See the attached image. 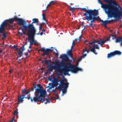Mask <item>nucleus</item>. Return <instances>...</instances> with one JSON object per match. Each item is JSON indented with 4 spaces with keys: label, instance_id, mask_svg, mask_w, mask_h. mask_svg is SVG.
<instances>
[{
    "label": "nucleus",
    "instance_id": "864d4df0",
    "mask_svg": "<svg viewBox=\"0 0 122 122\" xmlns=\"http://www.w3.org/2000/svg\"><path fill=\"white\" fill-rule=\"evenodd\" d=\"M99 2L101 4V5H102L103 4L102 3V2L100 0H99Z\"/></svg>",
    "mask_w": 122,
    "mask_h": 122
},
{
    "label": "nucleus",
    "instance_id": "ea45409f",
    "mask_svg": "<svg viewBox=\"0 0 122 122\" xmlns=\"http://www.w3.org/2000/svg\"><path fill=\"white\" fill-rule=\"evenodd\" d=\"M56 1H51L50 2V3H51V4H54L56 3Z\"/></svg>",
    "mask_w": 122,
    "mask_h": 122
},
{
    "label": "nucleus",
    "instance_id": "a19ab883",
    "mask_svg": "<svg viewBox=\"0 0 122 122\" xmlns=\"http://www.w3.org/2000/svg\"><path fill=\"white\" fill-rule=\"evenodd\" d=\"M86 55H87L86 54V53L83 54L81 58V59L84 58L86 56Z\"/></svg>",
    "mask_w": 122,
    "mask_h": 122
},
{
    "label": "nucleus",
    "instance_id": "603ef678",
    "mask_svg": "<svg viewBox=\"0 0 122 122\" xmlns=\"http://www.w3.org/2000/svg\"><path fill=\"white\" fill-rule=\"evenodd\" d=\"M20 59H19L18 60V62L19 63H20Z\"/></svg>",
    "mask_w": 122,
    "mask_h": 122
},
{
    "label": "nucleus",
    "instance_id": "9d476101",
    "mask_svg": "<svg viewBox=\"0 0 122 122\" xmlns=\"http://www.w3.org/2000/svg\"><path fill=\"white\" fill-rule=\"evenodd\" d=\"M118 12H120L121 13V15L118 16L117 15H116V17H115L114 16H113L115 18V19L112 20H106L107 22V24L109 23L110 24L111 22H112L113 21H116L117 20H120L121 19V17H122V11L121 9H119V10H117Z\"/></svg>",
    "mask_w": 122,
    "mask_h": 122
},
{
    "label": "nucleus",
    "instance_id": "bf43d9fd",
    "mask_svg": "<svg viewBox=\"0 0 122 122\" xmlns=\"http://www.w3.org/2000/svg\"><path fill=\"white\" fill-rule=\"evenodd\" d=\"M48 80L50 81H51L52 79L51 77H49L48 78Z\"/></svg>",
    "mask_w": 122,
    "mask_h": 122
},
{
    "label": "nucleus",
    "instance_id": "4be33fe9",
    "mask_svg": "<svg viewBox=\"0 0 122 122\" xmlns=\"http://www.w3.org/2000/svg\"><path fill=\"white\" fill-rule=\"evenodd\" d=\"M33 22L32 23V24L33 25V24L34 23H36V25H38L39 22L38 19L37 18H34L32 20Z\"/></svg>",
    "mask_w": 122,
    "mask_h": 122
},
{
    "label": "nucleus",
    "instance_id": "4468645a",
    "mask_svg": "<svg viewBox=\"0 0 122 122\" xmlns=\"http://www.w3.org/2000/svg\"><path fill=\"white\" fill-rule=\"evenodd\" d=\"M60 57L63 61H66L67 62L70 61L69 58L66 54H64L63 55L61 56Z\"/></svg>",
    "mask_w": 122,
    "mask_h": 122
},
{
    "label": "nucleus",
    "instance_id": "774afa93",
    "mask_svg": "<svg viewBox=\"0 0 122 122\" xmlns=\"http://www.w3.org/2000/svg\"><path fill=\"white\" fill-rule=\"evenodd\" d=\"M23 33H24V34H25V35H26V33L25 32V31H23Z\"/></svg>",
    "mask_w": 122,
    "mask_h": 122
},
{
    "label": "nucleus",
    "instance_id": "72a5a7b5",
    "mask_svg": "<svg viewBox=\"0 0 122 122\" xmlns=\"http://www.w3.org/2000/svg\"><path fill=\"white\" fill-rule=\"evenodd\" d=\"M76 8H75V7H73L72 8L71 6H70V11H73L74 10H75L76 9Z\"/></svg>",
    "mask_w": 122,
    "mask_h": 122
},
{
    "label": "nucleus",
    "instance_id": "e2e57ef3",
    "mask_svg": "<svg viewBox=\"0 0 122 122\" xmlns=\"http://www.w3.org/2000/svg\"><path fill=\"white\" fill-rule=\"evenodd\" d=\"M17 46H16L15 45H14L13 46V47L15 48L16 47H17Z\"/></svg>",
    "mask_w": 122,
    "mask_h": 122
},
{
    "label": "nucleus",
    "instance_id": "79ce46f5",
    "mask_svg": "<svg viewBox=\"0 0 122 122\" xmlns=\"http://www.w3.org/2000/svg\"><path fill=\"white\" fill-rule=\"evenodd\" d=\"M25 54L26 56V57H29V56H28V53L27 52H26L25 53Z\"/></svg>",
    "mask_w": 122,
    "mask_h": 122
},
{
    "label": "nucleus",
    "instance_id": "a18cd8bd",
    "mask_svg": "<svg viewBox=\"0 0 122 122\" xmlns=\"http://www.w3.org/2000/svg\"><path fill=\"white\" fill-rule=\"evenodd\" d=\"M43 34H45L44 33L42 32H41V33H38L37 34H38L39 35L40 34V35L42 36V35Z\"/></svg>",
    "mask_w": 122,
    "mask_h": 122
},
{
    "label": "nucleus",
    "instance_id": "5fc2aeb1",
    "mask_svg": "<svg viewBox=\"0 0 122 122\" xmlns=\"http://www.w3.org/2000/svg\"><path fill=\"white\" fill-rule=\"evenodd\" d=\"M22 27H23L22 26V27H21L19 29V30H20V29H21L22 30V31H23V30H24V29H23V28H22Z\"/></svg>",
    "mask_w": 122,
    "mask_h": 122
},
{
    "label": "nucleus",
    "instance_id": "dca6fc26",
    "mask_svg": "<svg viewBox=\"0 0 122 122\" xmlns=\"http://www.w3.org/2000/svg\"><path fill=\"white\" fill-rule=\"evenodd\" d=\"M116 43L119 42L121 46H122V37L121 36L118 37L116 39L115 41Z\"/></svg>",
    "mask_w": 122,
    "mask_h": 122
},
{
    "label": "nucleus",
    "instance_id": "bb28decb",
    "mask_svg": "<svg viewBox=\"0 0 122 122\" xmlns=\"http://www.w3.org/2000/svg\"><path fill=\"white\" fill-rule=\"evenodd\" d=\"M68 87H63V88H64V89H63L62 90V92L63 94H65L66 92H67V88H68Z\"/></svg>",
    "mask_w": 122,
    "mask_h": 122
},
{
    "label": "nucleus",
    "instance_id": "58836bf2",
    "mask_svg": "<svg viewBox=\"0 0 122 122\" xmlns=\"http://www.w3.org/2000/svg\"><path fill=\"white\" fill-rule=\"evenodd\" d=\"M84 43L87 46L89 45V42L87 41V40H86V41H85Z\"/></svg>",
    "mask_w": 122,
    "mask_h": 122
},
{
    "label": "nucleus",
    "instance_id": "1a4fd4ad",
    "mask_svg": "<svg viewBox=\"0 0 122 122\" xmlns=\"http://www.w3.org/2000/svg\"><path fill=\"white\" fill-rule=\"evenodd\" d=\"M4 28H1V25H0V33L2 34L3 35V37L2 38V40H4V39L7 37V32L6 31V27H4Z\"/></svg>",
    "mask_w": 122,
    "mask_h": 122
},
{
    "label": "nucleus",
    "instance_id": "c9c22d12",
    "mask_svg": "<svg viewBox=\"0 0 122 122\" xmlns=\"http://www.w3.org/2000/svg\"><path fill=\"white\" fill-rule=\"evenodd\" d=\"M95 49H99V47L97 45V46H95L94 45L92 46Z\"/></svg>",
    "mask_w": 122,
    "mask_h": 122
},
{
    "label": "nucleus",
    "instance_id": "37998d69",
    "mask_svg": "<svg viewBox=\"0 0 122 122\" xmlns=\"http://www.w3.org/2000/svg\"><path fill=\"white\" fill-rule=\"evenodd\" d=\"M73 45H75V44H74V41H73L72 45V46H71V49L70 50H71V51H72V48H73Z\"/></svg>",
    "mask_w": 122,
    "mask_h": 122
},
{
    "label": "nucleus",
    "instance_id": "ddd939ff",
    "mask_svg": "<svg viewBox=\"0 0 122 122\" xmlns=\"http://www.w3.org/2000/svg\"><path fill=\"white\" fill-rule=\"evenodd\" d=\"M55 64V65H52L50 64L47 65V67L49 70V71L52 72L54 69L55 70L56 68H58V66H57V64L56 63V61Z\"/></svg>",
    "mask_w": 122,
    "mask_h": 122
},
{
    "label": "nucleus",
    "instance_id": "4c0bfd02",
    "mask_svg": "<svg viewBox=\"0 0 122 122\" xmlns=\"http://www.w3.org/2000/svg\"><path fill=\"white\" fill-rule=\"evenodd\" d=\"M45 99L46 100V102H45V103L46 104L47 103H49L50 102V101H49V99Z\"/></svg>",
    "mask_w": 122,
    "mask_h": 122
},
{
    "label": "nucleus",
    "instance_id": "f8f14e48",
    "mask_svg": "<svg viewBox=\"0 0 122 122\" xmlns=\"http://www.w3.org/2000/svg\"><path fill=\"white\" fill-rule=\"evenodd\" d=\"M39 51H41V52L43 51V53L42 54V55L44 56L49 55L50 51H52V50L50 49H45L44 48H42L39 50Z\"/></svg>",
    "mask_w": 122,
    "mask_h": 122
},
{
    "label": "nucleus",
    "instance_id": "473e14b6",
    "mask_svg": "<svg viewBox=\"0 0 122 122\" xmlns=\"http://www.w3.org/2000/svg\"><path fill=\"white\" fill-rule=\"evenodd\" d=\"M45 64H47V65L48 64H49V63L51 62V61H48L47 60H45Z\"/></svg>",
    "mask_w": 122,
    "mask_h": 122
},
{
    "label": "nucleus",
    "instance_id": "6e6d98bb",
    "mask_svg": "<svg viewBox=\"0 0 122 122\" xmlns=\"http://www.w3.org/2000/svg\"><path fill=\"white\" fill-rule=\"evenodd\" d=\"M86 51L88 53L90 52V51L89 50V49H87V50Z\"/></svg>",
    "mask_w": 122,
    "mask_h": 122
},
{
    "label": "nucleus",
    "instance_id": "f704fd0d",
    "mask_svg": "<svg viewBox=\"0 0 122 122\" xmlns=\"http://www.w3.org/2000/svg\"><path fill=\"white\" fill-rule=\"evenodd\" d=\"M25 45V44H24L23 46H21V50H22V51H23L25 49L24 48V46Z\"/></svg>",
    "mask_w": 122,
    "mask_h": 122
},
{
    "label": "nucleus",
    "instance_id": "2f4dec72",
    "mask_svg": "<svg viewBox=\"0 0 122 122\" xmlns=\"http://www.w3.org/2000/svg\"><path fill=\"white\" fill-rule=\"evenodd\" d=\"M89 45L90 44H93V45H95V39H94L93 41L92 42H89Z\"/></svg>",
    "mask_w": 122,
    "mask_h": 122
},
{
    "label": "nucleus",
    "instance_id": "423d86ee",
    "mask_svg": "<svg viewBox=\"0 0 122 122\" xmlns=\"http://www.w3.org/2000/svg\"><path fill=\"white\" fill-rule=\"evenodd\" d=\"M16 22L19 25H22V27L25 29V31H28L29 30H30L34 27L33 25L32 24L29 23L27 25H25L26 22L24 20L20 18H18L16 16V18H15Z\"/></svg>",
    "mask_w": 122,
    "mask_h": 122
},
{
    "label": "nucleus",
    "instance_id": "393cba45",
    "mask_svg": "<svg viewBox=\"0 0 122 122\" xmlns=\"http://www.w3.org/2000/svg\"><path fill=\"white\" fill-rule=\"evenodd\" d=\"M71 51H72L70 50L68 51L67 52V54L69 56H70L71 58H72L73 57V56L71 53Z\"/></svg>",
    "mask_w": 122,
    "mask_h": 122
},
{
    "label": "nucleus",
    "instance_id": "338daca9",
    "mask_svg": "<svg viewBox=\"0 0 122 122\" xmlns=\"http://www.w3.org/2000/svg\"><path fill=\"white\" fill-rule=\"evenodd\" d=\"M80 26H79V25L78 26V29H79L80 28Z\"/></svg>",
    "mask_w": 122,
    "mask_h": 122
},
{
    "label": "nucleus",
    "instance_id": "b1692460",
    "mask_svg": "<svg viewBox=\"0 0 122 122\" xmlns=\"http://www.w3.org/2000/svg\"><path fill=\"white\" fill-rule=\"evenodd\" d=\"M99 20H100V22H101L102 23V25H106V24H107V22L106 21V20H105V21H103V20H101V19L100 18V20H97V21Z\"/></svg>",
    "mask_w": 122,
    "mask_h": 122
},
{
    "label": "nucleus",
    "instance_id": "f03ea898",
    "mask_svg": "<svg viewBox=\"0 0 122 122\" xmlns=\"http://www.w3.org/2000/svg\"><path fill=\"white\" fill-rule=\"evenodd\" d=\"M78 8L86 11L85 13L83 14L85 16V20L88 21L91 20L90 22L89 23L88 26L93 28L94 25H93L92 23L95 22L100 19V18L99 16H97L98 13V10H89L88 9H86V8Z\"/></svg>",
    "mask_w": 122,
    "mask_h": 122
},
{
    "label": "nucleus",
    "instance_id": "680f3d73",
    "mask_svg": "<svg viewBox=\"0 0 122 122\" xmlns=\"http://www.w3.org/2000/svg\"><path fill=\"white\" fill-rule=\"evenodd\" d=\"M27 51H28V52L30 53V52H31L32 51V50H28Z\"/></svg>",
    "mask_w": 122,
    "mask_h": 122
},
{
    "label": "nucleus",
    "instance_id": "c85d7f7f",
    "mask_svg": "<svg viewBox=\"0 0 122 122\" xmlns=\"http://www.w3.org/2000/svg\"><path fill=\"white\" fill-rule=\"evenodd\" d=\"M18 113V109L15 110L14 112V115L15 116H17Z\"/></svg>",
    "mask_w": 122,
    "mask_h": 122
},
{
    "label": "nucleus",
    "instance_id": "0e129e2a",
    "mask_svg": "<svg viewBox=\"0 0 122 122\" xmlns=\"http://www.w3.org/2000/svg\"><path fill=\"white\" fill-rule=\"evenodd\" d=\"M23 35V34H22V33H20V35H20V36H22V35Z\"/></svg>",
    "mask_w": 122,
    "mask_h": 122
},
{
    "label": "nucleus",
    "instance_id": "2eb2a0df",
    "mask_svg": "<svg viewBox=\"0 0 122 122\" xmlns=\"http://www.w3.org/2000/svg\"><path fill=\"white\" fill-rule=\"evenodd\" d=\"M95 40L96 43H97L101 46L103 45L104 43L106 41V40H103L101 39L99 40Z\"/></svg>",
    "mask_w": 122,
    "mask_h": 122
},
{
    "label": "nucleus",
    "instance_id": "c03bdc74",
    "mask_svg": "<svg viewBox=\"0 0 122 122\" xmlns=\"http://www.w3.org/2000/svg\"><path fill=\"white\" fill-rule=\"evenodd\" d=\"M87 48H88V47H85V49H83V52H85L87 50Z\"/></svg>",
    "mask_w": 122,
    "mask_h": 122
},
{
    "label": "nucleus",
    "instance_id": "5701e85b",
    "mask_svg": "<svg viewBox=\"0 0 122 122\" xmlns=\"http://www.w3.org/2000/svg\"><path fill=\"white\" fill-rule=\"evenodd\" d=\"M114 56V55L113 52H111L107 54V57L108 58H109Z\"/></svg>",
    "mask_w": 122,
    "mask_h": 122
},
{
    "label": "nucleus",
    "instance_id": "a211bd4d",
    "mask_svg": "<svg viewBox=\"0 0 122 122\" xmlns=\"http://www.w3.org/2000/svg\"><path fill=\"white\" fill-rule=\"evenodd\" d=\"M30 92V91H27L26 89H22L21 91L22 95H25L24 94H28Z\"/></svg>",
    "mask_w": 122,
    "mask_h": 122
},
{
    "label": "nucleus",
    "instance_id": "3c124183",
    "mask_svg": "<svg viewBox=\"0 0 122 122\" xmlns=\"http://www.w3.org/2000/svg\"><path fill=\"white\" fill-rule=\"evenodd\" d=\"M45 23L44 22H42V23H41L40 24V25H41V26H42V25L44 24Z\"/></svg>",
    "mask_w": 122,
    "mask_h": 122
},
{
    "label": "nucleus",
    "instance_id": "0eeeda50",
    "mask_svg": "<svg viewBox=\"0 0 122 122\" xmlns=\"http://www.w3.org/2000/svg\"><path fill=\"white\" fill-rule=\"evenodd\" d=\"M52 81L54 84L56 85L59 84L58 82H60V83L59 84V85L58 86V87L60 90H61L62 87H68L69 84V83L67 82L65 83L64 80L61 79L60 80H58L56 78H54Z\"/></svg>",
    "mask_w": 122,
    "mask_h": 122
},
{
    "label": "nucleus",
    "instance_id": "f3484780",
    "mask_svg": "<svg viewBox=\"0 0 122 122\" xmlns=\"http://www.w3.org/2000/svg\"><path fill=\"white\" fill-rule=\"evenodd\" d=\"M25 95H22L21 96H20L18 97V102H19V103H22L24 101L23 99L25 98Z\"/></svg>",
    "mask_w": 122,
    "mask_h": 122
},
{
    "label": "nucleus",
    "instance_id": "69168bd1",
    "mask_svg": "<svg viewBox=\"0 0 122 122\" xmlns=\"http://www.w3.org/2000/svg\"><path fill=\"white\" fill-rule=\"evenodd\" d=\"M49 71V70H48L47 71V73H50V71Z\"/></svg>",
    "mask_w": 122,
    "mask_h": 122
},
{
    "label": "nucleus",
    "instance_id": "7c9ffc66",
    "mask_svg": "<svg viewBox=\"0 0 122 122\" xmlns=\"http://www.w3.org/2000/svg\"><path fill=\"white\" fill-rule=\"evenodd\" d=\"M91 52L94 53L96 55L97 54V53L95 52L96 51V50L95 49L93 48L91 49Z\"/></svg>",
    "mask_w": 122,
    "mask_h": 122
},
{
    "label": "nucleus",
    "instance_id": "412c9836",
    "mask_svg": "<svg viewBox=\"0 0 122 122\" xmlns=\"http://www.w3.org/2000/svg\"><path fill=\"white\" fill-rule=\"evenodd\" d=\"M113 52L114 56L116 55H120L122 54V52L119 51H115Z\"/></svg>",
    "mask_w": 122,
    "mask_h": 122
},
{
    "label": "nucleus",
    "instance_id": "09e8293b",
    "mask_svg": "<svg viewBox=\"0 0 122 122\" xmlns=\"http://www.w3.org/2000/svg\"><path fill=\"white\" fill-rule=\"evenodd\" d=\"M45 59L44 60H42V61H41L42 63L43 64H45Z\"/></svg>",
    "mask_w": 122,
    "mask_h": 122
},
{
    "label": "nucleus",
    "instance_id": "052dcab7",
    "mask_svg": "<svg viewBox=\"0 0 122 122\" xmlns=\"http://www.w3.org/2000/svg\"><path fill=\"white\" fill-rule=\"evenodd\" d=\"M51 3H50H50L48 4L47 6H51Z\"/></svg>",
    "mask_w": 122,
    "mask_h": 122
},
{
    "label": "nucleus",
    "instance_id": "6e6552de",
    "mask_svg": "<svg viewBox=\"0 0 122 122\" xmlns=\"http://www.w3.org/2000/svg\"><path fill=\"white\" fill-rule=\"evenodd\" d=\"M16 18V16H15L12 19H10L9 20H4L1 24V28H4V27L5 26L6 28H7V27H11V25H9L7 22H9L10 24H12L14 21H15L16 22V20H15V18Z\"/></svg>",
    "mask_w": 122,
    "mask_h": 122
},
{
    "label": "nucleus",
    "instance_id": "9b49d317",
    "mask_svg": "<svg viewBox=\"0 0 122 122\" xmlns=\"http://www.w3.org/2000/svg\"><path fill=\"white\" fill-rule=\"evenodd\" d=\"M56 63L57 64V66H58V68H56L55 70L59 74V75H62L63 72H64V69L63 68L61 69V65L60 64V62L58 61H56Z\"/></svg>",
    "mask_w": 122,
    "mask_h": 122
},
{
    "label": "nucleus",
    "instance_id": "20e7f679",
    "mask_svg": "<svg viewBox=\"0 0 122 122\" xmlns=\"http://www.w3.org/2000/svg\"><path fill=\"white\" fill-rule=\"evenodd\" d=\"M67 64H68L69 66L66 65L65 67H64V68L63 69H64V74L65 75L67 74L70 76V74H68V72L69 71H70L76 73L78 71H82V69L74 65H72L70 63H67Z\"/></svg>",
    "mask_w": 122,
    "mask_h": 122
},
{
    "label": "nucleus",
    "instance_id": "aec40b11",
    "mask_svg": "<svg viewBox=\"0 0 122 122\" xmlns=\"http://www.w3.org/2000/svg\"><path fill=\"white\" fill-rule=\"evenodd\" d=\"M18 52V53L19 55V56H17V58L16 60H17V59L21 57L22 55V52L23 51H22V50L21 49H20L19 50H18V51H17Z\"/></svg>",
    "mask_w": 122,
    "mask_h": 122
},
{
    "label": "nucleus",
    "instance_id": "c756f323",
    "mask_svg": "<svg viewBox=\"0 0 122 122\" xmlns=\"http://www.w3.org/2000/svg\"><path fill=\"white\" fill-rule=\"evenodd\" d=\"M42 19H43L45 21H47V20H46V18H45V13L42 14Z\"/></svg>",
    "mask_w": 122,
    "mask_h": 122
},
{
    "label": "nucleus",
    "instance_id": "f257e3e1",
    "mask_svg": "<svg viewBox=\"0 0 122 122\" xmlns=\"http://www.w3.org/2000/svg\"><path fill=\"white\" fill-rule=\"evenodd\" d=\"M31 88V90L32 91L36 88L35 90L36 96L34 97L33 99L30 98V96L28 97H25V98L28 100L30 99L31 101L32 102H33L34 101L35 103L37 102H43L45 100L43 98H45L46 95V89L44 88L43 87L39 84H37L36 85L33 84V86Z\"/></svg>",
    "mask_w": 122,
    "mask_h": 122
},
{
    "label": "nucleus",
    "instance_id": "8fccbe9b",
    "mask_svg": "<svg viewBox=\"0 0 122 122\" xmlns=\"http://www.w3.org/2000/svg\"><path fill=\"white\" fill-rule=\"evenodd\" d=\"M41 29H42V26L40 25L39 27V30H40Z\"/></svg>",
    "mask_w": 122,
    "mask_h": 122
},
{
    "label": "nucleus",
    "instance_id": "de8ad7c7",
    "mask_svg": "<svg viewBox=\"0 0 122 122\" xmlns=\"http://www.w3.org/2000/svg\"><path fill=\"white\" fill-rule=\"evenodd\" d=\"M88 46L89 48H88V49H90L91 50V48H92V47L91 46V45H89Z\"/></svg>",
    "mask_w": 122,
    "mask_h": 122
},
{
    "label": "nucleus",
    "instance_id": "49530a36",
    "mask_svg": "<svg viewBox=\"0 0 122 122\" xmlns=\"http://www.w3.org/2000/svg\"><path fill=\"white\" fill-rule=\"evenodd\" d=\"M52 91L55 93H56L57 92V90H56V89L54 90L53 89Z\"/></svg>",
    "mask_w": 122,
    "mask_h": 122
},
{
    "label": "nucleus",
    "instance_id": "7ed1b4c3",
    "mask_svg": "<svg viewBox=\"0 0 122 122\" xmlns=\"http://www.w3.org/2000/svg\"><path fill=\"white\" fill-rule=\"evenodd\" d=\"M101 5V7L104 9L105 13L107 15L108 18H112L113 16L115 17L116 15H117L119 16L121 15V12L117 11L119 10L118 8H115L106 4H103Z\"/></svg>",
    "mask_w": 122,
    "mask_h": 122
},
{
    "label": "nucleus",
    "instance_id": "6ab92c4d",
    "mask_svg": "<svg viewBox=\"0 0 122 122\" xmlns=\"http://www.w3.org/2000/svg\"><path fill=\"white\" fill-rule=\"evenodd\" d=\"M116 35V34H115V35H113L112 34L110 35L109 36V38H108V37H107V41H109L110 40V38L111 37H112V39L113 40L115 39L116 38V37H115V36Z\"/></svg>",
    "mask_w": 122,
    "mask_h": 122
},
{
    "label": "nucleus",
    "instance_id": "a878e982",
    "mask_svg": "<svg viewBox=\"0 0 122 122\" xmlns=\"http://www.w3.org/2000/svg\"><path fill=\"white\" fill-rule=\"evenodd\" d=\"M67 62L65 63L63 62H61V63L60 62V64L61 65V67H65V65L67 64Z\"/></svg>",
    "mask_w": 122,
    "mask_h": 122
},
{
    "label": "nucleus",
    "instance_id": "cd10ccee",
    "mask_svg": "<svg viewBox=\"0 0 122 122\" xmlns=\"http://www.w3.org/2000/svg\"><path fill=\"white\" fill-rule=\"evenodd\" d=\"M82 37V35L81 34V35L78 38H77L76 39H75V41H78L79 42V41H80L81 38Z\"/></svg>",
    "mask_w": 122,
    "mask_h": 122
},
{
    "label": "nucleus",
    "instance_id": "13d9d810",
    "mask_svg": "<svg viewBox=\"0 0 122 122\" xmlns=\"http://www.w3.org/2000/svg\"><path fill=\"white\" fill-rule=\"evenodd\" d=\"M16 50L17 51H18L19 49L17 48H15Z\"/></svg>",
    "mask_w": 122,
    "mask_h": 122
},
{
    "label": "nucleus",
    "instance_id": "e433bc0d",
    "mask_svg": "<svg viewBox=\"0 0 122 122\" xmlns=\"http://www.w3.org/2000/svg\"><path fill=\"white\" fill-rule=\"evenodd\" d=\"M8 122H16L15 121V119L14 117H13L12 120L10 121H9Z\"/></svg>",
    "mask_w": 122,
    "mask_h": 122
},
{
    "label": "nucleus",
    "instance_id": "4d7b16f0",
    "mask_svg": "<svg viewBox=\"0 0 122 122\" xmlns=\"http://www.w3.org/2000/svg\"><path fill=\"white\" fill-rule=\"evenodd\" d=\"M42 31L43 33L44 32L45 30L44 29V28L42 29Z\"/></svg>",
    "mask_w": 122,
    "mask_h": 122
},
{
    "label": "nucleus",
    "instance_id": "39448f33",
    "mask_svg": "<svg viewBox=\"0 0 122 122\" xmlns=\"http://www.w3.org/2000/svg\"><path fill=\"white\" fill-rule=\"evenodd\" d=\"M36 32V30L34 27L30 30H29L27 32L26 34L28 35V41L30 43V45H38L37 41L34 39V36Z\"/></svg>",
    "mask_w": 122,
    "mask_h": 122
}]
</instances>
